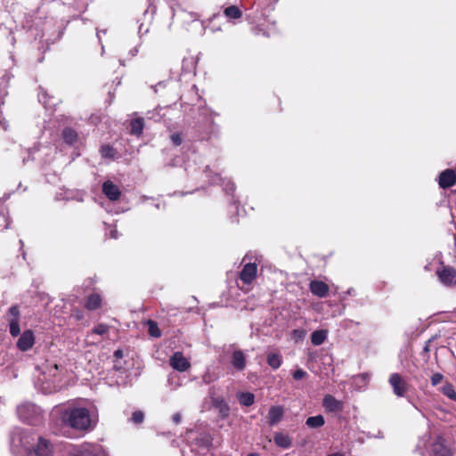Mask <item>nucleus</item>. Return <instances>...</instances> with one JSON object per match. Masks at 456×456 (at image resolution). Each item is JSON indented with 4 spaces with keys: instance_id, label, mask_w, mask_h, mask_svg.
I'll list each match as a JSON object with an SVG mask.
<instances>
[{
    "instance_id": "39",
    "label": "nucleus",
    "mask_w": 456,
    "mask_h": 456,
    "mask_svg": "<svg viewBox=\"0 0 456 456\" xmlns=\"http://www.w3.org/2000/svg\"><path fill=\"white\" fill-rule=\"evenodd\" d=\"M171 141L175 146H178L182 143L183 139L180 134H173L171 135Z\"/></svg>"
},
{
    "instance_id": "26",
    "label": "nucleus",
    "mask_w": 456,
    "mask_h": 456,
    "mask_svg": "<svg viewBox=\"0 0 456 456\" xmlns=\"http://www.w3.org/2000/svg\"><path fill=\"white\" fill-rule=\"evenodd\" d=\"M224 13L228 19H239L242 16V12L236 5L225 8Z\"/></svg>"
},
{
    "instance_id": "10",
    "label": "nucleus",
    "mask_w": 456,
    "mask_h": 456,
    "mask_svg": "<svg viewBox=\"0 0 456 456\" xmlns=\"http://www.w3.org/2000/svg\"><path fill=\"white\" fill-rule=\"evenodd\" d=\"M35 343V336L32 330H25L17 341V347L20 351L29 350Z\"/></svg>"
},
{
    "instance_id": "25",
    "label": "nucleus",
    "mask_w": 456,
    "mask_h": 456,
    "mask_svg": "<svg viewBox=\"0 0 456 456\" xmlns=\"http://www.w3.org/2000/svg\"><path fill=\"white\" fill-rule=\"evenodd\" d=\"M370 378L369 373H362L354 378V383L359 389H362L367 387Z\"/></svg>"
},
{
    "instance_id": "48",
    "label": "nucleus",
    "mask_w": 456,
    "mask_h": 456,
    "mask_svg": "<svg viewBox=\"0 0 456 456\" xmlns=\"http://www.w3.org/2000/svg\"><path fill=\"white\" fill-rule=\"evenodd\" d=\"M208 171H209V167H207L204 172L207 174Z\"/></svg>"
},
{
    "instance_id": "38",
    "label": "nucleus",
    "mask_w": 456,
    "mask_h": 456,
    "mask_svg": "<svg viewBox=\"0 0 456 456\" xmlns=\"http://www.w3.org/2000/svg\"><path fill=\"white\" fill-rule=\"evenodd\" d=\"M307 376V373L302 370L298 369L293 373V378L297 380L302 379Z\"/></svg>"
},
{
    "instance_id": "8",
    "label": "nucleus",
    "mask_w": 456,
    "mask_h": 456,
    "mask_svg": "<svg viewBox=\"0 0 456 456\" xmlns=\"http://www.w3.org/2000/svg\"><path fill=\"white\" fill-rule=\"evenodd\" d=\"M170 366L178 371H185L191 367V363L183 353L175 352L169 359Z\"/></svg>"
},
{
    "instance_id": "18",
    "label": "nucleus",
    "mask_w": 456,
    "mask_h": 456,
    "mask_svg": "<svg viewBox=\"0 0 456 456\" xmlns=\"http://www.w3.org/2000/svg\"><path fill=\"white\" fill-rule=\"evenodd\" d=\"M273 442L277 446L283 449H288L292 444V440L289 436L281 432L275 433Z\"/></svg>"
},
{
    "instance_id": "9",
    "label": "nucleus",
    "mask_w": 456,
    "mask_h": 456,
    "mask_svg": "<svg viewBox=\"0 0 456 456\" xmlns=\"http://www.w3.org/2000/svg\"><path fill=\"white\" fill-rule=\"evenodd\" d=\"M429 456H451L449 449L444 445V439L436 436L431 444Z\"/></svg>"
},
{
    "instance_id": "45",
    "label": "nucleus",
    "mask_w": 456,
    "mask_h": 456,
    "mask_svg": "<svg viewBox=\"0 0 456 456\" xmlns=\"http://www.w3.org/2000/svg\"><path fill=\"white\" fill-rule=\"evenodd\" d=\"M114 355L117 358H121L123 356V352L121 350H117V351H115Z\"/></svg>"
},
{
    "instance_id": "42",
    "label": "nucleus",
    "mask_w": 456,
    "mask_h": 456,
    "mask_svg": "<svg viewBox=\"0 0 456 456\" xmlns=\"http://www.w3.org/2000/svg\"><path fill=\"white\" fill-rule=\"evenodd\" d=\"M173 420H174V422H175L176 424L180 423V421H181V414H180V413H175V414L173 416Z\"/></svg>"
},
{
    "instance_id": "19",
    "label": "nucleus",
    "mask_w": 456,
    "mask_h": 456,
    "mask_svg": "<svg viewBox=\"0 0 456 456\" xmlns=\"http://www.w3.org/2000/svg\"><path fill=\"white\" fill-rule=\"evenodd\" d=\"M328 337L326 330H318L312 333L311 342L314 346H320L325 342Z\"/></svg>"
},
{
    "instance_id": "16",
    "label": "nucleus",
    "mask_w": 456,
    "mask_h": 456,
    "mask_svg": "<svg viewBox=\"0 0 456 456\" xmlns=\"http://www.w3.org/2000/svg\"><path fill=\"white\" fill-rule=\"evenodd\" d=\"M284 410L281 406H272L268 411V422L273 426L280 422L283 417Z\"/></svg>"
},
{
    "instance_id": "11",
    "label": "nucleus",
    "mask_w": 456,
    "mask_h": 456,
    "mask_svg": "<svg viewBox=\"0 0 456 456\" xmlns=\"http://www.w3.org/2000/svg\"><path fill=\"white\" fill-rule=\"evenodd\" d=\"M257 267L256 264H246L240 272V278L245 284H250L256 277Z\"/></svg>"
},
{
    "instance_id": "6",
    "label": "nucleus",
    "mask_w": 456,
    "mask_h": 456,
    "mask_svg": "<svg viewBox=\"0 0 456 456\" xmlns=\"http://www.w3.org/2000/svg\"><path fill=\"white\" fill-rule=\"evenodd\" d=\"M388 382L394 394L398 397L404 396L410 387L409 383L399 373H392Z\"/></svg>"
},
{
    "instance_id": "3",
    "label": "nucleus",
    "mask_w": 456,
    "mask_h": 456,
    "mask_svg": "<svg viewBox=\"0 0 456 456\" xmlns=\"http://www.w3.org/2000/svg\"><path fill=\"white\" fill-rule=\"evenodd\" d=\"M17 414L22 421L32 424L39 418L41 409L34 403H24L18 406Z\"/></svg>"
},
{
    "instance_id": "40",
    "label": "nucleus",
    "mask_w": 456,
    "mask_h": 456,
    "mask_svg": "<svg viewBox=\"0 0 456 456\" xmlns=\"http://www.w3.org/2000/svg\"><path fill=\"white\" fill-rule=\"evenodd\" d=\"M224 189L227 192H232L234 191V184L231 181H227L225 184H224Z\"/></svg>"
},
{
    "instance_id": "14",
    "label": "nucleus",
    "mask_w": 456,
    "mask_h": 456,
    "mask_svg": "<svg viewBox=\"0 0 456 456\" xmlns=\"http://www.w3.org/2000/svg\"><path fill=\"white\" fill-rule=\"evenodd\" d=\"M456 183V173L452 169H446L439 176V185L442 188H449Z\"/></svg>"
},
{
    "instance_id": "22",
    "label": "nucleus",
    "mask_w": 456,
    "mask_h": 456,
    "mask_svg": "<svg viewBox=\"0 0 456 456\" xmlns=\"http://www.w3.org/2000/svg\"><path fill=\"white\" fill-rule=\"evenodd\" d=\"M267 363L270 367L276 370L281 365L282 357L278 353H271L267 355Z\"/></svg>"
},
{
    "instance_id": "35",
    "label": "nucleus",
    "mask_w": 456,
    "mask_h": 456,
    "mask_svg": "<svg viewBox=\"0 0 456 456\" xmlns=\"http://www.w3.org/2000/svg\"><path fill=\"white\" fill-rule=\"evenodd\" d=\"M144 414L141 411H134L132 415V420L135 424H140L143 421Z\"/></svg>"
},
{
    "instance_id": "24",
    "label": "nucleus",
    "mask_w": 456,
    "mask_h": 456,
    "mask_svg": "<svg viewBox=\"0 0 456 456\" xmlns=\"http://www.w3.org/2000/svg\"><path fill=\"white\" fill-rule=\"evenodd\" d=\"M325 420L322 415H316L307 418L305 424L311 428H321L324 425Z\"/></svg>"
},
{
    "instance_id": "43",
    "label": "nucleus",
    "mask_w": 456,
    "mask_h": 456,
    "mask_svg": "<svg viewBox=\"0 0 456 456\" xmlns=\"http://www.w3.org/2000/svg\"><path fill=\"white\" fill-rule=\"evenodd\" d=\"M110 235L111 238L113 239H117L118 238V231L115 230V229H112L110 232Z\"/></svg>"
},
{
    "instance_id": "4",
    "label": "nucleus",
    "mask_w": 456,
    "mask_h": 456,
    "mask_svg": "<svg viewBox=\"0 0 456 456\" xmlns=\"http://www.w3.org/2000/svg\"><path fill=\"white\" fill-rule=\"evenodd\" d=\"M69 456H107L100 444L85 443L72 448Z\"/></svg>"
},
{
    "instance_id": "27",
    "label": "nucleus",
    "mask_w": 456,
    "mask_h": 456,
    "mask_svg": "<svg viewBox=\"0 0 456 456\" xmlns=\"http://www.w3.org/2000/svg\"><path fill=\"white\" fill-rule=\"evenodd\" d=\"M62 137L67 143L73 144L77 141V134L73 129L65 128L62 131Z\"/></svg>"
},
{
    "instance_id": "44",
    "label": "nucleus",
    "mask_w": 456,
    "mask_h": 456,
    "mask_svg": "<svg viewBox=\"0 0 456 456\" xmlns=\"http://www.w3.org/2000/svg\"><path fill=\"white\" fill-rule=\"evenodd\" d=\"M4 95H5V92L0 90V105L4 103Z\"/></svg>"
},
{
    "instance_id": "15",
    "label": "nucleus",
    "mask_w": 456,
    "mask_h": 456,
    "mask_svg": "<svg viewBox=\"0 0 456 456\" xmlns=\"http://www.w3.org/2000/svg\"><path fill=\"white\" fill-rule=\"evenodd\" d=\"M310 289L314 295L319 297H324L329 293V286L325 282L320 281H311Z\"/></svg>"
},
{
    "instance_id": "17",
    "label": "nucleus",
    "mask_w": 456,
    "mask_h": 456,
    "mask_svg": "<svg viewBox=\"0 0 456 456\" xmlns=\"http://www.w3.org/2000/svg\"><path fill=\"white\" fill-rule=\"evenodd\" d=\"M232 364L237 370H242L246 367V356L240 350L233 352Z\"/></svg>"
},
{
    "instance_id": "7",
    "label": "nucleus",
    "mask_w": 456,
    "mask_h": 456,
    "mask_svg": "<svg viewBox=\"0 0 456 456\" xmlns=\"http://www.w3.org/2000/svg\"><path fill=\"white\" fill-rule=\"evenodd\" d=\"M439 281L445 286L456 284V270L452 267L444 266L436 271Z\"/></svg>"
},
{
    "instance_id": "33",
    "label": "nucleus",
    "mask_w": 456,
    "mask_h": 456,
    "mask_svg": "<svg viewBox=\"0 0 456 456\" xmlns=\"http://www.w3.org/2000/svg\"><path fill=\"white\" fill-rule=\"evenodd\" d=\"M10 333L12 337H17L20 332V324H19V321H16V320H10Z\"/></svg>"
},
{
    "instance_id": "36",
    "label": "nucleus",
    "mask_w": 456,
    "mask_h": 456,
    "mask_svg": "<svg viewBox=\"0 0 456 456\" xmlns=\"http://www.w3.org/2000/svg\"><path fill=\"white\" fill-rule=\"evenodd\" d=\"M9 314L12 316V318L10 320L19 321L20 320L19 307L17 305H12V307H10Z\"/></svg>"
},
{
    "instance_id": "47",
    "label": "nucleus",
    "mask_w": 456,
    "mask_h": 456,
    "mask_svg": "<svg viewBox=\"0 0 456 456\" xmlns=\"http://www.w3.org/2000/svg\"><path fill=\"white\" fill-rule=\"evenodd\" d=\"M248 456H260V455L258 453L252 452V453H249Z\"/></svg>"
},
{
    "instance_id": "37",
    "label": "nucleus",
    "mask_w": 456,
    "mask_h": 456,
    "mask_svg": "<svg viewBox=\"0 0 456 456\" xmlns=\"http://www.w3.org/2000/svg\"><path fill=\"white\" fill-rule=\"evenodd\" d=\"M430 379H431L432 386L436 387L443 381L444 375L439 372H436L431 376Z\"/></svg>"
},
{
    "instance_id": "12",
    "label": "nucleus",
    "mask_w": 456,
    "mask_h": 456,
    "mask_svg": "<svg viewBox=\"0 0 456 456\" xmlns=\"http://www.w3.org/2000/svg\"><path fill=\"white\" fill-rule=\"evenodd\" d=\"M102 192L111 201L118 200L121 195V191L118 186L110 180L103 183Z\"/></svg>"
},
{
    "instance_id": "46",
    "label": "nucleus",
    "mask_w": 456,
    "mask_h": 456,
    "mask_svg": "<svg viewBox=\"0 0 456 456\" xmlns=\"http://www.w3.org/2000/svg\"><path fill=\"white\" fill-rule=\"evenodd\" d=\"M219 180H220V178L218 177V175H216V178H215V179H212V181H211V182H212V183H216V182H217V181H219Z\"/></svg>"
},
{
    "instance_id": "28",
    "label": "nucleus",
    "mask_w": 456,
    "mask_h": 456,
    "mask_svg": "<svg viewBox=\"0 0 456 456\" xmlns=\"http://www.w3.org/2000/svg\"><path fill=\"white\" fill-rule=\"evenodd\" d=\"M131 133L134 134H141L143 130V120L142 118H136L132 120L131 124Z\"/></svg>"
},
{
    "instance_id": "23",
    "label": "nucleus",
    "mask_w": 456,
    "mask_h": 456,
    "mask_svg": "<svg viewBox=\"0 0 456 456\" xmlns=\"http://www.w3.org/2000/svg\"><path fill=\"white\" fill-rule=\"evenodd\" d=\"M58 370V366L55 363L47 364L41 371L44 380H48L50 378L54 377Z\"/></svg>"
},
{
    "instance_id": "13",
    "label": "nucleus",
    "mask_w": 456,
    "mask_h": 456,
    "mask_svg": "<svg viewBox=\"0 0 456 456\" xmlns=\"http://www.w3.org/2000/svg\"><path fill=\"white\" fill-rule=\"evenodd\" d=\"M322 405L326 411L337 412L343 410V403L337 400L334 396L327 395L322 400Z\"/></svg>"
},
{
    "instance_id": "30",
    "label": "nucleus",
    "mask_w": 456,
    "mask_h": 456,
    "mask_svg": "<svg viewBox=\"0 0 456 456\" xmlns=\"http://www.w3.org/2000/svg\"><path fill=\"white\" fill-rule=\"evenodd\" d=\"M442 393L450 398L451 400L456 401V392L453 386L451 383H446L441 387Z\"/></svg>"
},
{
    "instance_id": "29",
    "label": "nucleus",
    "mask_w": 456,
    "mask_h": 456,
    "mask_svg": "<svg viewBox=\"0 0 456 456\" xmlns=\"http://www.w3.org/2000/svg\"><path fill=\"white\" fill-rule=\"evenodd\" d=\"M109 332V326L106 325V324H102V323H100L98 325H96L93 330L91 331V333H89L87 335V338H91L93 337L94 335H99V336H104L106 335L107 333Z\"/></svg>"
},
{
    "instance_id": "34",
    "label": "nucleus",
    "mask_w": 456,
    "mask_h": 456,
    "mask_svg": "<svg viewBox=\"0 0 456 456\" xmlns=\"http://www.w3.org/2000/svg\"><path fill=\"white\" fill-rule=\"evenodd\" d=\"M305 335H306V331L304 330H300V329L294 330L292 332V338L296 341L303 340L305 338Z\"/></svg>"
},
{
    "instance_id": "41",
    "label": "nucleus",
    "mask_w": 456,
    "mask_h": 456,
    "mask_svg": "<svg viewBox=\"0 0 456 456\" xmlns=\"http://www.w3.org/2000/svg\"><path fill=\"white\" fill-rule=\"evenodd\" d=\"M411 404L424 418H426L425 411L422 408H420L414 403H411Z\"/></svg>"
},
{
    "instance_id": "21",
    "label": "nucleus",
    "mask_w": 456,
    "mask_h": 456,
    "mask_svg": "<svg viewBox=\"0 0 456 456\" xmlns=\"http://www.w3.org/2000/svg\"><path fill=\"white\" fill-rule=\"evenodd\" d=\"M237 398L241 405L250 406L255 402V395L249 392L239 393Z\"/></svg>"
},
{
    "instance_id": "1",
    "label": "nucleus",
    "mask_w": 456,
    "mask_h": 456,
    "mask_svg": "<svg viewBox=\"0 0 456 456\" xmlns=\"http://www.w3.org/2000/svg\"><path fill=\"white\" fill-rule=\"evenodd\" d=\"M62 421L76 430L86 431L93 428L97 421V416L91 413L86 407L73 406L64 410L61 416Z\"/></svg>"
},
{
    "instance_id": "32",
    "label": "nucleus",
    "mask_w": 456,
    "mask_h": 456,
    "mask_svg": "<svg viewBox=\"0 0 456 456\" xmlns=\"http://www.w3.org/2000/svg\"><path fill=\"white\" fill-rule=\"evenodd\" d=\"M101 153L103 158H114L115 156V151L112 147L110 145H103L101 148Z\"/></svg>"
},
{
    "instance_id": "49",
    "label": "nucleus",
    "mask_w": 456,
    "mask_h": 456,
    "mask_svg": "<svg viewBox=\"0 0 456 456\" xmlns=\"http://www.w3.org/2000/svg\"><path fill=\"white\" fill-rule=\"evenodd\" d=\"M229 410L228 406L225 405V411H227Z\"/></svg>"
},
{
    "instance_id": "5",
    "label": "nucleus",
    "mask_w": 456,
    "mask_h": 456,
    "mask_svg": "<svg viewBox=\"0 0 456 456\" xmlns=\"http://www.w3.org/2000/svg\"><path fill=\"white\" fill-rule=\"evenodd\" d=\"M53 444L45 437L36 435L32 446V456H53Z\"/></svg>"
},
{
    "instance_id": "20",
    "label": "nucleus",
    "mask_w": 456,
    "mask_h": 456,
    "mask_svg": "<svg viewBox=\"0 0 456 456\" xmlns=\"http://www.w3.org/2000/svg\"><path fill=\"white\" fill-rule=\"evenodd\" d=\"M102 297L99 294L94 293L90 295L86 300V307L88 310H95L101 306Z\"/></svg>"
},
{
    "instance_id": "31",
    "label": "nucleus",
    "mask_w": 456,
    "mask_h": 456,
    "mask_svg": "<svg viewBox=\"0 0 456 456\" xmlns=\"http://www.w3.org/2000/svg\"><path fill=\"white\" fill-rule=\"evenodd\" d=\"M147 324L149 328V333L151 337L159 338L161 336L160 330L159 329L156 322L149 320L147 322Z\"/></svg>"
},
{
    "instance_id": "2",
    "label": "nucleus",
    "mask_w": 456,
    "mask_h": 456,
    "mask_svg": "<svg viewBox=\"0 0 456 456\" xmlns=\"http://www.w3.org/2000/svg\"><path fill=\"white\" fill-rule=\"evenodd\" d=\"M35 441L36 434L17 428L11 435V452L13 456H32V446Z\"/></svg>"
}]
</instances>
